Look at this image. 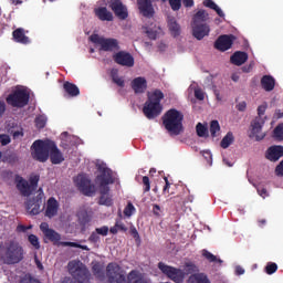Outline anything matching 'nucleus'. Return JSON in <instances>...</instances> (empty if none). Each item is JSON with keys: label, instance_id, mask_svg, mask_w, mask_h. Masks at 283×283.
Listing matches in <instances>:
<instances>
[{"label": "nucleus", "instance_id": "nucleus-27", "mask_svg": "<svg viewBox=\"0 0 283 283\" xmlns=\"http://www.w3.org/2000/svg\"><path fill=\"white\" fill-rule=\"evenodd\" d=\"M95 17L98 18L99 21H114V14L105 7L95 9Z\"/></svg>", "mask_w": 283, "mask_h": 283}, {"label": "nucleus", "instance_id": "nucleus-59", "mask_svg": "<svg viewBox=\"0 0 283 283\" xmlns=\"http://www.w3.org/2000/svg\"><path fill=\"white\" fill-rule=\"evenodd\" d=\"M235 107L238 112H247V102H240Z\"/></svg>", "mask_w": 283, "mask_h": 283}, {"label": "nucleus", "instance_id": "nucleus-1", "mask_svg": "<svg viewBox=\"0 0 283 283\" xmlns=\"http://www.w3.org/2000/svg\"><path fill=\"white\" fill-rule=\"evenodd\" d=\"M31 151L33 160H38V163H48L50 159L52 165H61L65 161V157L56 143L50 139H36L31 146Z\"/></svg>", "mask_w": 283, "mask_h": 283}, {"label": "nucleus", "instance_id": "nucleus-30", "mask_svg": "<svg viewBox=\"0 0 283 283\" xmlns=\"http://www.w3.org/2000/svg\"><path fill=\"white\" fill-rule=\"evenodd\" d=\"M168 30L175 39L176 36H180V24L176 21V18H170L168 20Z\"/></svg>", "mask_w": 283, "mask_h": 283}, {"label": "nucleus", "instance_id": "nucleus-12", "mask_svg": "<svg viewBox=\"0 0 283 283\" xmlns=\"http://www.w3.org/2000/svg\"><path fill=\"white\" fill-rule=\"evenodd\" d=\"M44 196L45 195H43V191H41L35 197L27 200L25 209L30 216H39V213H41V205H43Z\"/></svg>", "mask_w": 283, "mask_h": 283}, {"label": "nucleus", "instance_id": "nucleus-26", "mask_svg": "<svg viewBox=\"0 0 283 283\" xmlns=\"http://www.w3.org/2000/svg\"><path fill=\"white\" fill-rule=\"evenodd\" d=\"M63 90H64L65 94H67V96H70V98H76V96H78L81 94V90L78 88V86H76V84L71 83V82H64Z\"/></svg>", "mask_w": 283, "mask_h": 283}, {"label": "nucleus", "instance_id": "nucleus-33", "mask_svg": "<svg viewBox=\"0 0 283 283\" xmlns=\"http://www.w3.org/2000/svg\"><path fill=\"white\" fill-rule=\"evenodd\" d=\"M44 237L50 242H53V244H56V242H61V234L54 229L48 230Z\"/></svg>", "mask_w": 283, "mask_h": 283}, {"label": "nucleus", "instance_id": "nucleus-15", "mask_svg": "<svg viewBox=\"0 0 283 283\" xmlns=\"http://www.w3.org/2000/svg\"><path fill=\"white\" fill-rule=\"evenodd\" d=\"M109 8L114 11L115 17H118L120 21H125V19L129 17L127 7H125V4H123V1L120 0H112Z\"/></svg>", "mask_w": 283, "mask_h": 283}, {"label": "nucleus", "instance_id": "nucleus-58", "mask_svg": "<svg viewBox=\"0 0 283 283\" xmlns=\"http://www.w3.org/2000/svg\"><path fill=\"white\" fill-rule=\"evenodd\" d=\"M130 233H132L134 240H136V242H140V234L138 233V230H136V228H133L130 230Z\"/></svg>", "mask_w": 283, "mask_h": 283}, {"label": "nucleus", "instance_id": "nucleus-6", "mask_svg": "<svg viewBox=\"0 0 283 283\" xmlns=\"http://www.w3.org/2000/svg\"><path fill=\"white\" fill-rule=\"evenodd\" d=\"M106 276L109 283H129V279L125 276V272H123V268L118 263L107 264Z\"/></svg>", "mask_w": 283, "mask_h": 283}, {"label": "nucleus", "instance_id": "nucleus-7", "mask_svg": "<svg viewBox=\"0 0 283 283\" xmlns=\"http://www.w3.org/2000/svg\"><path fill=\"white\" fill-rule=\"evenodd\" d=\"M7 103L11 107H25L30 103V93L25 90H17L8 95Z\"/></svg>", "mask_w": 283, "mask_h": 283}, {"label": "nucleus", "instance_id": "nucleus-44", "mask_svg": "<svg viewBox=\"0 0 283 283\" xmlns=\"http://www.w3.org/2000/svg\"><path fill=\"white\" fill-rule=\"evenodd\" d=\"M273 136L276 138V140H283V124H279L274 130Z\"/></svg>", "mask_w": 283, "mask_h": 283}, {"label": "nucleus", "instance_id": "nucleus-63", "mask_svg": "<svg viewBox=\"0 0 283 283\" xmlns=\"http://www.w3.org/2000/svg\"><path fill=\"white\" fill-rule=\"evenodd\" d=\"M115 226L117 227L118 231H127V227H125V223L120 221H116Z\"/></svg>", "mask_w": 283, "mask_h": 283}, {"label": "nucleus", "instance_id": "nucleus-52", "mask_svg": "<svg viewBox=\"0 0 283 283\" xmlns=\"http://www.w3.org/2000/svg\"><path fill=\"white\" fill-rule=\"evenodd\" d=\"M143 185H144V193H147L151 190V184L149 181V177L147 176L143 177Z\"/></svg>", "mask_w": 283, "mask_h": 283}, {"label": "nucleus", "instance_id": "nucleus-14", "mask_svg": "<svg viewBox=\"0 0 283 283\" xmlns=\"http://www.w3.org/2000/svg\"><path fill=\"white\" fill-rule=\"evenodd\" d=\"M115 63L117 65H122L123 67H134V55L126 51H119L113 56Z\"/></svg>", "mask_w": 283, "mask_h": 283}, {"label": "nucleus", "instance_id": "nucleus-47", "mask_svg": "<svg viewBox=\"0 0 283 283\" xmlns=\"http://www.w3.org/2000/svg\"><path fill=\"white\" fill-rule=\"evenodd\" d=\"M168 2L174 12H178L182 8V0H168Z\"/></svg>", "mask_w": 283, "mask_h": 283}, {"label": "nucleus", "instance_id": "nucleus-49", "mask_svg": "<svg viewBox=\"0 0 283 283\" xmlns=\"http://www.w3.org/2000/svg\"><path fill=\"white\" fill-rule=\"evenodd\" d=\"M93 274L96 275L97 277H101L103 275V265L101 263H95L92 266Z\"/></svg>", "mask_w": 283, "mask_h": 283}, {"label": "nucleus", "instance_id": "nucleus-36", "mask_svg": "<svg viewBox=\"0 0 283 283\" xmlns=\"http://www.w3.org/2000/svg\"><path fill=\"white\" fill-rule=\"evenodd\" d=\"M111 78H112L113 83H115V85H118V87H125V80L123 77L118 76L117 70H113L111 72Z\"/></svg>", "mask_w": 283, "mask_h": 283}, {"label": "nucleus", "instance_id": "nucleus-5", "mask_svg": "<svg viewBox=\"0 0 283 283\" xmlns=\"http://www.w3.org/2000/svg\"><path fill=\"white\" fill-rule=\"evenodd\" d=\"M69 271L71 275L74 276V280H70L69 282H88L90 281V270L85 264L77 262V261H70L69 262Z\"/></svg>", "mask_w": 283, "mask_h": 283}, {"label": "nucleus", "instance_id": "nucleus-53", "mask_svg": "<svg viewBox=\"0 0 283 283\" xmlns=\"http://www.w3.org/2000/svg\"><path fill=\"white\" fill-rule=\"evenodd\" d=\"M95 231L98 235L105 237V235H107V233H109V227L103 226L102 228H96Z\"/></svg>", "mask_w": 283, "mask_h": 283}, {"label": "nucleus", "instance_id": "nucleus-25", "mask_svg": "<svg viewBox=\"0 0 283 283\" xmlns=\"http://www.w3.org/2000/svg\"><path fill=\"white\" fill-rule=\"evenodd\" d=\"M245 61H249V54L244 51H237L230 57L232 65H244Z\"/></svg>", "mask_w": 283, "mask_h": 283}, {"label": "nucleus", "instance_id": "nucleus-48", "mask_svg": "<svg viewBox=\"0 0 283 283\" xmlns=\"http://www.w3.org/2000/svg\"><path fill=\"white\" fill-rule=\"evenodd\" d=\"M277 271V264L274 262H269L265 266V273L268 275H273Z\"/></svg>", "mask_w": 283, "mask_h": 283}, {"label": "nucleus", "instance_id": "nucleus-46", "mask_svg": "<svg viewBox=\"0 0 283 283\" xmlns=\"http://www.w3.org/2000/svg\"><path fill=\"white\" fill-rule=\"evenodd\" d=\"M39 180H41V177L39 175H33L30 177L29 182L33 191L39 187Z\"/></svg>", "mask_w": 283, "mask_h": 283}, {"label": "nucleus", "instance_id": "nucleus-62", "mask_svg": "<svg viewBox=\"0 0 283 283\" xmlns=\"http://www.w3.org/2000/svg\"><path fill=\"white\" fill-rule=\"evenodd\" d=\"M17 157L11 154V155H8V156H3L2 157V163H12V160H14Z\"/></svg>", "mask_w": 283, "mask_h": 283}, {"label": "nucleus", "instance_id": "nucleus-17", "mask_svg": "<svg viewBox=\"0 0 283 283\" xmlns=\"http://www.w3.org/2000/svg\"><path fill=\"white\" fill-rule=\"evenodd\" d=\"M97 205L102 207H113L114 206V196L109 193V187L99 188V199Z\"/></svg>", "mask_w": 283, "mask_h": 283}, {"label": "nucleus", "instance_id": "nucleus-10", "mask_svg": "<svg viewBox=\"0 0 283 283\" xmlns=\"http://www.w3.org/2000/svg\"><path fill=\"white\" fill-rule=\"evenodd\" d=\"M90 41L101 45V50H103V52H114V50H118V40L114 38L106 39L101 38L98 34H92L90 36Z\"/></svg>", "mask_w": 283, "mask_h": 283}, {"label": "nucleus", "instance_id": "nucleus-21", "mask_svg": "<svg viewBox=\"0 0 283 283\" xmlns=\"http://www.w3.org/2000/svg\"><path fill=\"white\" fill-rule=\"evenodd\" d=\"M283 156V146H271L265 153V158L271 163H277Z\"/></svg>", "mask_w": 283, "mask_h": 283}, {"label": "nucleus", "instance_id": "nucleus-61", "mask_svg": "<svg viewBox=\"0 0 283 283\" xmlns=\"http://www.w3.org/2000/svg\"><path fill=\"white\" fill-rule=\"evenodd\" d=\"M28 229H32V226L25 227V226H23V224H19V226L17 227V231H18L19 233H25V231H28Z\"/></svg>", "mask_w": 283, "mask_h": 283}, {"label": "nucleus", "instance_id": "nucleus-22", "mask_svg": "<svg viewBox=\"0 0 283 283\" xmlns=\"http://www.w3.org/2000/svg\"><path fill=\"white\" fill-rule=\"evenodd\" d=\"M130 85L135 94H145L147 91V80L145 77H135Z\"/></svg>", "mask_w": 283, "mask_h": 283}, {"label": "nucleus", "instance_id": "nucleus-64", "mask_svg": "<svg viewBox=\"0 0 283 283\" xmlns=\"http://www.w3.org/2000/svg\"><path fill=\"white\" fill-rule=\"evenodd\" d=\"M153 213H154V216H160V206L154 205L153 206Z\"/></svg>", "mask_w": 283, "mask_h": 283}, {"label": "nucleus", "instance_id": "nucleus-54", "mask_svg": "<svg viewBox=\"0 0 283 283\" xmlns=\"http://www.w3.org/2000/svg\"><path fill=\"white\" fill-rule=\"evenodd\" d=\"M88 242H92L93 244H97V242H101V237L96 232H92Z\"/></svg>", "mask_w": 283, "mask_h": 283}, {"label": "nucleus", "instance_id": "nucleus-2", "mask_svg": "<svg viewBox=\"0 0 283 283\" xmlns=\"http://www.w3.org/2000/svg\"><path fill=\"white\" fill-rule=\"evenodd\" d=\"M165 98V93L156 88L151 93H148V99L144 104V115L149 120L158 118L159 114H163V104L160 102Z\"/></svg>", "mask_w": 283, "mask_h": 283}, {"label": "nucleus", "instance_id": "nucleus-57", "mask_svg": "<svg viewBox=\"0 0 283 283\" xmlns=\"http://www.w3.org/2000/svg\"><path fill=\"white\" fill-rule=\"evenodd\" d=\"M265 112H266V105H260L258 107V117L256 118H262V116H264Z\"/></svg>", "mask_w": 283, "mask_h": 283}, {"label": "nucleus", "instance_id": "nucleus-28", "mask_svg": "<svg viewBox=\"0 0 283 283\" xmlns=\"http://www.w3.org/2000/svg\"><path fill=\"white\" fill-rule=\"evenodd\" d=\"M261 87H263L265 92H273V90H275V78L271 75H264L261 78Z\"/></svg>", "mask_w": 283, "mask_h": 283}, {"label": "nucleus", "instance_id": "nucleus-56", "mask_svg": "<svg viewBox=\"0 0 283 283\" xmlns=\"http://www.w3.org/2000/svg\"><path fill=\"white\" fill-rule=\"evenodd\" d=\"M40 230L42 231L43 235L48 233V231H51L50 224L48 222H43L40 224Z\"/></svg>", "mask_w": 283, "mask_h": 283}, {"label": "nucleus", "instance_id": "nucleus-42", "mask_svg": "<svg viewBox=\"0 0 283 283\" xmlns=\"http://www.w3.org/2000/svg\"><path fill=\"white\" fill-rule=\"evenodd\" d=\"M28 240H29L30 244H32L33 249H35L36 251H39V249H41V243L39 242V237H36L35 234H30L28 237Z\"/></svg>", "mask_w": 283, "mask_h": 283}, {"label": "nucleus", "instance_id": "nucleus-19", "mask_svg": "<svg viewBox=\"0 0 283 283\" xmlns=\"http://www.w3.org/2000/svg\"><path fill=\"white\" fill-rule=\"evenodd\" d=\"M137 6L143 17H146L147 19L154 17V6L151 4V0H137Z\"/></svg>", "mask_w": 283, "mask_h": 283}, {"label": "nucleus", "instance_id": "nucleus-20", "mask_svg": "<svg viewBox=\"0 0 283 283\" xmlns=\"http://www.w3.org/2000/svg\"><path fill=\"white\" fill-rule=\"evenodd\" d=\"M264 125V119L262 117H255L252 123V134L255 136L256 140L264 139V134H262V127Z\"/></svg>", "mask_w": 283, "mask_h": 283}, {"label": "nucleus", "instance_id": "nucleus-31", "mask_svg": "<svg viewBox=\"0 0 283 283\" xmlns=\"http://www.w3.org/2000/svg\"><path fill=\"white\" fill-rule=\"evenodd\" d=\"M207 19H209V13H207L205 10H199L192 18V25L202 24L205 21H207Z\"/></svg>", "mask_w": 283, "mask_h": 283}, {"label": "nucleus", "instance_id": "nucleus-45", "mask_svg": "<svg viewBox=\"0 0 283 283\" xmlns=\"http://www.w3.org/2000/svg\"><path fill=\"white\" fill-rule=\"evenodd\" d=\"M134 211H136V208L134 207V203L128 202L127 206L124 209V216H126V218H132V216H134Z\"/></svg>", "mask_w": 283, "mask_h": 283}, {"label": "nucleus", "instance_id": "nucleus-3", "mask_svg": "<svg viewBox=\"0 0 283 283\" xmlns=\"http://www.w3.org/2000/svg\"><path fill=\"white\" fill-rule=\"evenodd\" d=\"M161 120L165 129H167L169 134L180 136V133L182 132V120H185L182 112L176 108H170L164 114Z\"/></svg>", "mask_w": 283, "mask_h": 283}, {"label": "nucleus", "instance_id": "nucleus-40", "mask_svg": "<svg viewBox=\"0 0 283 283\" xmlns=\"http://www.w3.org/2000/svg\"><path fill=\"white\" fill-rule=\"evenodd\" d=\"M210 134L212 138L218 137L220 134V123L216 119L210 123Z\"/></svg>", "mask_w": 283, "mask_h": 283}, {"label": "nucleus", "instance_id": "nucleus-16", "mask_svg": "<svg viewBox=\"0 0 283 283\" xmlns=\"http://www.w3.org/2000/svg\"><path fill=\"white\" fill-rule=\"evenodd\" d=\"M15 187L18 191H20L21 196H24L27 198L29 196H32V192L34 191L28 180L23 179V177L19 175L15 176Z\"/></svg>", "mask_w": 283, "mask_h": 283}, {"label": "nucleus", "instance_id": "nucleus-34", "mask_svg": "<svg viewBox=\"0 0 283 283\" xmlns=\"http://www.w3.org/2000/svg\"><path fill=\"white\" fill-rule=\"evenodd\" d=\"M191 283H211L205 273H196L189 277Z\"/></svg>", "mask_w": 283, "mask_h": 283}, {"label": "nucleus", "instance_id": "nucleus-50", "mask_svg": "<svg viewBox=\"0 0 283 283\" xmlns=\"http://www.w3.org/2000/svg\"><path fill=\"white\" fill-rule=\"evenodd\" d=\"M145 33L147 34L148 39H150L151 41H156V39L158 38V31L149 28H145Z\"/></svg>", "mask_w": 283, "mask_h": 283}, {"label": "nucleus", "instance_id": "nucleus-35", "mask_svg": "<svg viewBox=\"0 0 283 283\" xmlns=\"http://www.w3.org/2000/svg\"><path fill=\"white\" fill-rule=\"evenodd\" d=\"M233 140H235V138L233 137V133H227V135L222 138L220 143L222 149H229V147L233 145Z\"/></svg>", "mask_w": 283, "mask_h": 283}, {"label": "nucleus", "instance_id": "nucleus-23", "mask_svg": "<svg viewBox=\"0 0 283 283\" xmlns=\"http://www.w3.org/2000/svg\"><path fill=\"white\" fill-rule=\"evenodd\" d=\"M59 213V201L54 197H50L46 201L45 217L54 218Z\"/></svg>", "mask_w": 283, "mask_h": 283}, {"label": "nucleus", "instance_id": "nucleus-8", "mask_svg": "<svg viewBox=\"0 0 283 283\" xmlns=\"http://www.w3.org/2000/svg\"><path fill=\"white\" fill-rule=\"evenodd\" d=\"M158 269L164 275H166V277H168V280H171L175 283L185 282V272L181 269L167 265L163 262L158 263Z\"/></svg>", "mask_w": 283, "mask_h": 283}, {"label": "nucleus", "instance_id": "nucleus-37", "mask_svg": "<svg viewBox=\"0 0 283 283\" xmlns=\"http://www.w3.org/2000/svg\"><path fill=\"white\" fill-rule=\"evenodd\" d=\"M60 247H72L73 249H82V251H90L87 245H83L72 241H62L60 242Z\"/></svg>", "mask_w": 283, "mask_h": 283}, {"label": "nucleus", "instance_id": "nucleus-13", "mask_svg": "<svg viewBox=\"0 0 283 283\" xmlns=\"http://www.w3.org/2000/svg\"><path fill=\"white\" fill-rule=\"evenodd\" d=\"M233 41H235V35L233 34L220 35L214 42V49L219 52H227V50L233 48Z\"/></svg>", "mask_w": 283, "mask_h": 283}, {"label": "nucleus", "instance_id": "nucleus-55", "mask_svg": "<svg viewBox=\"0 0 283 283\" xmlns=\"http://www.w3.org/2000/svg\"><path fill=\"white\" fill-rule=\"evenodd\" d=\"M195 97L197 98V101H202L205 98V92H202V90L200 88H196Z\"/></svg>", "mask_w": 283, "mask_h": 283}, {"label": "nucleus", "instance_id": "nucleus-38", "mask_svg": "<svg viewBox=\"0 0 283 283\" xmlns=\"http://www.w3.org/2000/svg\"><path fill=\"white\" fill-rule=\"evenodd\" d=\"M201 255L208 260V262H218V264H222V259H218L213 253L209 252L208 250H202Z\"/></svg>", "mask_w": 283, "mask_h": 283}, {"label": "nucleus", "instance_id": "nucleus-18", "mask_svg": "<svg viewBox=\"0 0 283 283\" xmlns=\"http://www.w3.org/2000/svg\"><path fill=\"white\" fill-rule=\"evenodd\" d=\"M209 32H211V28L207 23L192 24V35L198 41H202L205 36H209Z\"/></svg>", "mask_w": 283, "mask_h": 283}, {"label": "nucleus", "instance_id": "nucleus-39", "mask_svg": "<svg viewBox=\"0 0 283 283\" xmlns=\"http://www.w3.org/2000/svg\"><path fill=\"white\" fill-rule=\"evenodd\" d=\"M196 132L199 138H207V136H209V129L207 128V126L202 125V123L197 124Z\"/></svg>", "mask_w": 283, "mask_h": 283}, {"label": "nucleus", "instance_id": "nucleus-51", "mask_svg": "<svg viewBox=\"0 0 283 283\" xmlns=\"http://www.w3.org/2000/svg\"><path fill=\"white\" fill-rule=\"evenodd\" d=\"M12 143V139L10 138V135L1 134L0 135V145L2 147H6V145H10Z\"/></svg>", "mask_w": 283, "mask_h": 283}, {"label": "nucleus", "instance_id": "nucleus-43", "mask_svg": "<svg viewBox=\"0 0 283 283\" xmlns=\"http://www.w3.org/2000/svg\"><path fill=\"white\" fill-rule=\"evenodd\" d=\"M45 125H48V118L45 116L41 115L35 118V127L38 129H43Z\"/></svg>", "mask_w": 283, "mask_h": 283}, {"label": "nucleus", "instance_id": "nucleus-32", "mask_svg": "<svg viewBox=\"0 0 283 283\" xmlns=\"http://www.w3.org/2000/svg\"><path fill=\"white\" fill-rule=\"evenodd\" d=\"M205 8H209L210 10H214L217 12L218 17L224 18V12L213 0H203Z\"/></svg>", "mask_w": 283, "mask_h": 283}, {"label": "nucleus", "instance_id": "nucleus-9", "mask_svg": "<svg viewBox=\"0 0 283 283\" xmlns=\"http://www.w3.org/2000/svg\"><path fill=\"white\" fill-rule=\"evenodd\" d=\"M75 185L81 193H83V196L92 198V196L96 193V186H94V184H92V180H90V178H87L85 175H78L75 178Z\"/></svg>", "mask_w": 283, "mask_h": 283}, {"label": "nucleus", "instance_id": "nucleus-4", "mask_svg": "<svg viewBox=\"0 0 283 283\" xmlns=\"http://www.w3.org/2000/svg\"><path fill=\"white\" fill-rule=\"evenodd\" d=\"M2 260L4 264H19L23 260V247L18 242L11 241L4 249Z\"/></svg>", "mask_w": 283, "mask_h": 283}, {"label": "nucleus", "instance_id": "nucleus-29", "mask_svg": "<svg viewBox=\"0 0 283 283\" xmlns=\"http://www.w3.org/2000/svg\"><path fill=\"white\" fill-rule=\"evenodd\" d=\"M128 282L129 283H149L138 270H132L128 273Z\"/></svg>", "mask_w": 283, "mask_h": 283}, {"label": "nucleus", "instance_id": "nucleus-60", "mask_svg": "<svg viewBox=\"0 0 283 283\" xmlns=\"http://www.w3.org/2000/svg\"><path fill=\"white\" fill-rule=\"evenodd\" d=\"M256 191L259 196H261V198H266V196H269V191H266V188H258Z\"/></svg>", "mask_w": 283, "mask_h": 283}, {"label": "nucleus", "instance_id": "nucleus-41", "mask_svg": "<svg viewBox=\"0 0 283 283\" xmlns=\"http://www.w3.org/2000/svg\"><path fill=\"white\" fill-rule=\"evenodd\" d=\"M185 271L188 273V275H191L192 273H198V265L193 262H187L185 264Z\"/></svg>", "mask_w": 283, "mask_h": 283}, {"label": "nucleus", "instance_id": "nucleus-24", "mask_svg": "<svg viewBox=\"0 0 283 283\" xmlns=\"http://www.w3.org/2000/svg\"><path fill=\"white\" fill-rule=\"evenodd\" d=\"M13 41L15 43H21V45H29L30 38L25 35V29L18 28L12 32Z\"/></svg>", "mask_w": 283, "mask_h": 283}, {"label": "nucleus", "instance_id": "nucleus-11", "mask_svg": "<svg viewBox=\"0 0 283 283\" xmlns=\"http://www.w3.org/2000/svg\"><path fill=\"white\" fill-rule=\"evenodd\" d=\"M99 175L96 176V182L99 185V189H104V187H109V185H114V175L112 169L105 166H98Z\"/></svg>", "mask_w": 283, "mask_h": 283}]
</instances>
